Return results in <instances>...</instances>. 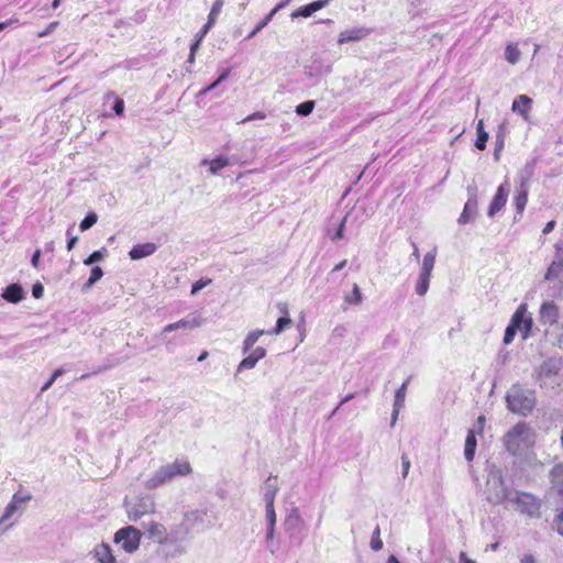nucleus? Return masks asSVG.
I'll list each match as a JSON object with an SVG mask.
<instances>
[{"mask_svg":"<svg viewBox=\"0 0 563 563\" xmlns=\"http://www.w3.org/2000/svg\"><path fill=\"white\" fill-rule=\"evenodd\" d=\"M265 118H266V115H265L264 112L257 111V112H254L253 114L246 117L245 119H243L241 121V123H245V122H249V121H252V120H263Z\"/></svg>","mask_w":563,"mask_h":563,"instance_id":"nucleus-53","label":"nucleus"},{"mask_svg":"<svg viewBox=\"0 0 563 563\" xmlns=\"http://www.w3.org/2000/svg\"><path fill=\"white\" fill-rule=\"evenodd\" d=\"M104 98H106V100L113 99L114 100L113 111L115 112L117 115H122V113L124 111L123 100L121 98H119L114 92H108Z\"/></svg>","mask_w":563,"mask_h":563,"instance_id":"nucleus-39","label":"nucleus"},{"mask_svg":"<svg viewBox=\"0 0 563 563\" xmlns=\"http://www.w3.org/2000/svg\"><path fill=\"white\" fill-rule=\"evenodd\" d=\"M435 249L431 250L423 256L419 276L415 286V290L418 296H424L429 290L430 279L435 264Z\"/></svg>","mask_w":563,"mask_h":563,"instance_id":"nucleus-7","label":"nucleus"},{"mask_svg":"<svg viewBox=\"0 0 563 563\" xmlns=\"http://www.w3.org/2000/svg\"><path fill=\"white\" fill-rule=\"evenodd\" d=\"M533 325V320L528 313L527 303H521L512 314L508 327L505 330L504 343L510 344L514 341L516 333L519 331L523 340L530 336Z\"/></svg>","mask_w":563,"mask_h":563,"instance_id":"nucleus-4","label":"nucleus"},{"mask_svg":"<svg viewBox=\"0 0 563 563\" xmlns=\"http://www.w3.org/2000/svg\"><path fill=\"white\" fill-rule=\"evenodd\" d=\"M202 320L201 318L196 314H189L186 318L178 320L177 322L169 323L165 325L162 330V334L169 333L175 330L184 329V330H194L201 325Z\"/></svg>","mask_w":563,"mask_h":563,"instance_id":"nucleus-13","label":"nucleus"},{"mask_svg":"<svg viewBox=\"0 0 563 563\" xmlns=\"http://www.w3.org/2000/svg\"><path fill=\"white\" fill-rule=\"evenodd\" d=\"M536 432L526 422H518L504 437V445L511 454H521L534 444Z\"/></svg>","mask_w":563,"mask_h":563,"instance_id":"nucleus-2","label":"nucleus"},{"mask_svg":"<svg viewBox=\"0 0 563 563\" xmlns=\"http://www.w3.org/2000/svg\"><path fill=\"white\" fill-rule=\"evenodd\" d=\"M265 355H266V350L262 346H257L256 349H254L252 351V353L250 355H247L240 362V364L238 366V372L254 368L255 365L257 364V362L260 360L264 358Z\"/></svg>","mask_w":563,"mask_h":563,"instance_id":"nucleus-19","label":"nucleus"},{"mask_svg":"<svg viewBox=\"0 0 563 563\" xmlns=\"http://www.w3.org/2000/svg\"><path fill=\"white\" fill-rule=\"evenodd\" d=\"M371 548L374 551H379L383 548V541L380 540V531H379L378 527H376V529L373 532L372 540H371Z\"/></svg>","mask_w":563,"mask_h":563,"instance_id":"nucleus-46","label":"nucleus"},{"mask_svg":"<svg viewBox=\"0 0 563 563\" xmlns=\"http://www.w3.org/2000/svg\"><path fill=\"white\" fill-rule=\"evenodd\" d=\"M31 498L32 496L30 494L22 495L20 493H15L1 515L2 520H8L9 522H12V526H14L24 512L26 504Z\"/></svg>","mask_w":563,"mask_h":563,"instance_id":"nucleus-8","label":"nucleus"},{"mask_svg":"<svg viewBox=\"0 0 563 563\" xmlns=\"http://www.w3.org/2000/svg\"><path fill=\"white\" fill-rule=\"evenodd\" d=\"M555 227V221H550L545 224V227L543 228V234H549Z\"/></svg>","mask_w":563,"mask_h":563,"instance_id":"nucleus-63","label":"nucleus"},{"mask_svg":"<svg viewBox=\"0 0 563 563\" xmlns=\"http://www.w3.org/2000/svg\"><path fill=\"white\" fill-rule=\"evenodd\" d=\"M329 3H330V0H317V1H313V2H311L309 4L302 5L299 9L295 10L291 13V18L292 19L299 18V16L309 18L314 12H317V11L323 9L324 7H327Z\"/></svg>","mask_w":563,"mask_h":563,"instance_id":"nucleus-18","label":"nucleus"},{"mask_svg":"<svg viewBox=\"0 0 563 563\" xmlns=\"http://www.w3.org/2000/svg\"><path fill=\"white\" fill-rule=\"evenodd\" d=\"M12 522L8 520H2V516L0 517V538L12 528Z\"/></svg>","mask_w":563,"mask_h":563,"instance_id":"nucleus-52","label":"nucleus"},{"mask_svg":"<svg viewBox=\"0 0 563 563\" xmlns=\"http://www.w3.org/2000/svg\"><path fill=\"white\" fill-rule=\"evenodd\" d=\"M290 0H283L279 3L276 4V7L269 12L272 16H274L280 9L285 8Z\"/></svg>","mask_w":563,"mask_h":563,"instance_id":"nucleus-58","label":"nucleus"},{"mask_svg":"<svg viewBox=\"0 0 563 563\" xmlns=\"http://www.w3.org/2000/svg\"><path fill=\"white\" fill-rule=\"evenodd\" d=\"M552 489L563 497V463L556 464L551 471Z\"/></svg>","mask_w":563,"mask_h":563,"instance_id":"nucleus-26","label":"nucleus"},{"mask_svg":"<svg viewBox=\"0 0 563 563\" xmlns=\"http://www.w3.org/2000/svg\"><path fill=\"white\" fill-rule=\"evenodd\" d=\"M401 465H402V477H407L409 468H410V461L408 456L402 455L401 456Z\"/></svg>","mask_w":563,"mask_h":563,"instance_id":"nucleus-54","label":"nucleus"},{"mask_svg":"<svg viewBox=\"0 0 563 563\" xmlns=\"http://www.w3.org/2000/svg\"><path fill=\"white\" fill-rule=\"evenodd\" d=\"M191 473L190 463L184 459H177L173 463L161 466L145 482L146 489L157 488L166 483L174 481L176 477L186 476Z\"/></svg>","mask_w":563,"mask_h":563,"instance_id":"nucleus-1","label":"nucleus"},{"mask_svg":"<svg viewBox=\"0 0 563 563\" xmlns=\"http://www.w3.org/2000/svg\"><path fill=\"white\" fill-rule=\"evenodd\" d=\"M44 288L41 284H35L32 288V295L34 298H41L43 296Z\"/></svg>","mask_w":563,"mask_h":563,"instance_id":"nucleus-56","label":"nucleus"},{"mask_svg":"<svg viewBox=\"0 0 563 563\" xmlns=\"http://www.w3.org/2000/svg\"><path fill=\"white\" fill-rule=\"evenodd\" d=\"M345 222H346V217H344L341 220L336 232L334 233V235L331 236L332 240H340L343 238V230H344Z\"/></svg>","mask_w":563,"mask_h":563,"instance_id":"nucleus-49","label":"nucleus"},{"mask_svg":"<svg viewBox=\"0 0 563 563\" xmlns=\"http://www.w3.org/2000/svg\"><path fill=\"white\" fill-rule=\"evenodd\" d=\"M533 174V165L527 164L525 168L520 172V187L528 188L527 184L529 183L531 176Z\"/></svg>","mask_w":563,"mask_h":563,"instance_id":"nucleus-41","label":"nucleus"},{"mask_svg":"<svg viewBox=\"0 0 563 563\" xmlns=\"http://www.w3.org/2000/svg\"><path fill=\"white\" fill-rule=\"evenodd\" d=\"M266 526H276V511L274 504L265 505Z\"/></svg>","mask_w":563,"mask_h":563,"instance_id":"nucleus-43","label":"nucleus"},{"mask_svg":"<svg viewBox=\"0 0 563 563\" xmlns=\"http://www.w3.org/2000/svg\"><path fill=\"white\" fill-rule=\"evenodd\" d=\"M303 520L297 508H292L285 518L284 527L285 531L289 534V538H294L295 532L301 528Z\"/></svg>","mask_w":563,"mask_h":563,"instance_id":"nucleus-16","label":"nucleus"},{"mask_svg":"<svg viewBox=\"0 0 563 563\" xmlns=\"http://www.w3.org/2000/svg\"><path fill=\"white\" fill-rule=\"evenodd\" d=\"M507 408L517 415L527 416L536 406L534 391L512 385L506 395Z\"/></svg>","mask_w":563,"mask_h":563,"instance_id":"nucleus-3","label":"nucleus"},{"mask_svg":"<svg viewBox=\"0 0 563 563\" xmlns=\"http://www.w3.org/2000/svg\"><path fill=\"white\" fill-rule=\"evenodd\" d=\"M476 437L474 430H468L467 437L465 440V448H464V456L466 461L472 462L475 456V450H476Z\"/></svg>","mask_w":563,"mask_h":563,"instance_id":"nucleus-30","label":"nucleus"},{"mask_svg":"<svg viewBox=\"0 0 563 563\" xmlns=\"http://www.w3.org/2000/svg\"><path fill=\"white\" fill-rule=\"evenodd\" d=\"M314 108V101H306L297 106L296 112L299 115L306 117L309 115Z\"/></svg>","mask_w":563,"mask_h":563,"instance_id":"nucleus-44","label":"nucleus"},{"mask_svg":"<svg viewBox=\"0 0 563 563\" xmlns=\"http://www.w3.org/2000/svg\"><path fill=\"white\" fill-rule=\"evenodd\" d=\"M273 16L272 14H267L253 30L252 32L247 35V38H252L254 37L261 30H263L271 21H272Z\"/></svg>","mask_w":563,"mask_h":563,"instance_id":"nucleus-47","label":"nucleus"},{"mask_svg":"<svg viewBox=\"0 0 563 563\" xmlns=\"http://www.w3.org/2000/svg\"><path fill=\"white\" fill-rule=\"evenodd\" d=\"M521 57V52L518 47V44L516 43H509L506 48H505V58L506 60L511 64V65H515L519 62Z\"/></svg>","mask_w":563,"mask_h":563,"instance_id":"nucleus-33","label":"nucleus"},{"mask_svg":"<svg viewBox=\"0 0 563 563\" xmlns=\"http://www.w3.org/2000/svg\"><path fill=\"white\" fill-rule=\"evenodd\" d=\"M410 378H407L405 383L396 390L395 393V400H394V407L402 408L405 406V398L407 393V386Z\"/></svg>","mask_w":563,"mask_h":563,"instance_id":"nucleus-37","label":"nucleus"},{"mask_svg":"<svg viewBox=\"0 0 563 563\" xmlns=\"http://www.w3.org/2000/svg\"><path fill=\"white\" fill-rule=\"evenodd\" d=\"M511 493L505 485L500 471H492L487 477V500L492 504H500L510 500Z\"/></svg>","mask_w":563,"mask_h":563,"instance_id":"nucleus-5","label":"nucleus"},{"mask_svg":"<svg viewBox=\"0 0 563 563\" xmlns=\"http://www.w3.org/2000/svg\"><path fill=\"white\" fill-rule=\"evenodd\" d=\"M477 213V198L473 194L467 199L464 209L459 218L460 224H466L468 222H472L475 219V216Z\"/></svg>","mask_w":563,"mask_h":563,"instance_id":"nucleus-21","label":"nucleus"},{"mask_svg":"<svg viewBox=\"0 0 563 563\" xmlns=\"http://www.w3.org/2000/svg\"><path fill=\"white\" fill-rule=\"evenodd\" d=\"M555 527L556 531L563 537V509L556 516Z\"/></svg>","mask_w":563,"mask_h":563,"instance_id":"nucleus-51","label":"nucleus"},{"mask_svg":"<svg viewBox=\"0 0 563 563\" xmlns=\"http://www.w3.org/2000/svg\"><path fill=\"white\" fill-rule=\"evenodd\" d=\"M508 195H509V185H508V181H505L504 184H501L498 187V189L488 207V210H487L488 217H490V218L495 217V214L498 213L505 207L507 199H508Z\"/></svg>","mask_w":563,"mask_h":563,"instance_id":"nucleus-12","label":"nucleus"},{"mask_svg":"<svg viewBox=\"0 0 563 563\" xmlns=\"http://www.w3.org/2000/svg\"><path fill=\"white\" fill-rule=\"evenodd\" d=\"M520 563H537V561L532 554H525L520 559Z\"/></svg>","mask_w":563,"mask_h":563,"instance_id":"nucleus-61","label":"nucleus"},{"mask_svg":"<svg viewBox=\"0 0 563 563\" xmlns=\"http://www.w3.org/2000/svg\"><path fill=\"white\" fill-rule=\"evenodd\" d=\"M223 3L224 1L223 0H216L212 4V8L210 10V13L208 15V21L209 23L213 24L216 23L221 10H222V7H223Z\"/></svg>","mask_w":563,"mask_h":563,"instance_id":"nucleus-38","label":"nucleus"},{"mask_svg":"<svg viewBox=\"0 0 563 563\" xmlns=\"http://www.w3.org/2000/svg\"><path fill=\"white\" fill-rule=\"evenodd\" d=\"M206 511L189 510L186 511L183 521L170 530V536L176 540H184L190 534L194 528L205 521Z\"/></svg>","mask_w":563,"mask_h":563,"instance_id":"nucleus-6","label":"nucleus"},{"mask_svg":"<svg viewBox=\"0 0 563 563\" xmlns=\"http://www.w3.org/2000/svg\"><path fill=\"white\" fill-rule=\"evenodd\" d=\"M279 490L278 484H277V477L269 476L263 487V499L265 501V505L274 504L275 497Z\"/></svg>","mask_w":563,"mask_h":563,"instance_id":"nucleus-23","label":"nucleus"},{"mask_svg":"<svg viewBox=\"0 0 563 563\" xmlns=\"http://www.w3.org/2000/svg\"><path fill=\"white\" fill-rule=\"evenodd\" d=\"M156 250V244L152 242L136 244L129 252V256L133 261H139L144 257L151 256L152 254L155 253Z\"/></svg>","mask_w":563,"mask_h":563,"instance_id":"nucleus-20","label":"nucleus"},{"mask_svg":"<svg viewBox=\"0 0 563 563\" xmlns=\"http://www.w3.org/2000/svg\"><path fill=\"white\" fill-rule=\"evenodd\" d=\"M532 99L526 95H519L512 102L511 110L512 112L521 115L527 119L528 113L531 110Z\"/></svg>","mask_w":563,"mask_h":563,"instance_id":"nucleus-22","label":"nucleus"},{"mask_svg":"<svg viewBox=\"0 0 563 563\" xmlns=\"http://www.w3.org/2000/svg\"><path fill=\"white\" fill-rule=\"evenodd\" d=\"M102 276H103V272H102L101 267L95 266L91 269L90 276L84 287L91 288Z\"/></svg>","mask_w":563,"mask_h":563,"instance_id":"nucleus-40","label":"nucleus"},{"mask_svg":"<svg viewBox=\"0 0 563 563\" xmlns=\"http://www.w3.org/2000/svg\"><path fill=\"white\" fill-rule=\"evenodd\" d=\"M57 25V22H53L51 23L45 31H43L42 33H40V36L43 37V36H46L48 35Z\"/></svg>","mask_w":563,"mask_h":563,"instance_id":"nucleus-62","label":"nucleus"},{"mask_svg":"<svg viewBox=\"0 0 563 563\" xmlns=\"http://www.w3.org/2000/svg\"><path fill=\"white\" fill-rule=\"evenodd\" d=\"M98 221V217L95 212H89L85 219L80 222V230L86 231L90 229L92 225H95Z\"/></svg>","mask_w":563,"mask_h":563,"instance_id":"nucleus-42","label":"nucleus"},{"mask_svg":"<svg viewBox=\"0 0 563 563\" xmlns=\"http://www.w3.org/2000/svg\"><path fill=\"white\" fill-rule=\"evenodd\" d=\"M528 201V188L520 187L514 198V203L518 213H522Z\"/></svg>","mask_w":563,"mask_h":563,"instance_id":"nucleus-35","label":"nucleus"},{"mask_svg":"<svg viewBox=\"0 0 563 563\" xmlns=\"http://www.w3.org/2000/svg\"><path fill=\"white\" fill-rule=\"evenodd\" d=\"M90 256H91V260L93 261V263L100 262L104 257L103 252L101 250L95 251L92 254H90Z\"/></svg>","mask_w":563,"mask_h":563,"instance_id":"nucleus-60","label":"nucleus"},{"mask_svg":"<svg viewBox=\"0 0 563 563\" xmlns=\"http://www.w3.org/2000/svg\"><path fill=\"white\" fill-rule=\"evenodd\" d=\"M267 334L265 330L251 331L243 341V353H247L252 350L254 344L257 342L260 336Z\"/></svg>","mask_w":563,"mask_h":563,"instance_id":"nucleus-32","label":"nucleus"},{"mask_svg":"<svg viewBox=\"0 0 563 563\" xmlns=\"http://www.w3.org/2000/svg\"><path fill=\"white\" fill-rule=\"evenodd\" d=\"M563 272V255L558 256L555 261L552 262L550 267L548 268L544 278L547 280L555 279Z\"/></svg>","mask_w":563,"mask_h":563,"instance_id":"nucleus-31","label":"nucleus"},{"mask_svg":"<svg viewBox=\"0 0 563 563\" xmlns=\"http://www.w3.org/2000/svg\"><path fill=\"white\" fill-rule=\"evenodd\" d=\"M153 510L154 504L150 499H140L137 504L129 506L128 516L130 520L136 521Z\"/></svg>","mask_w":563,"mask_h":563,"instance_id":"nucleus-15","label":"nucleus"},{"mask_svg":"<svg viewBox=\"0 0 563 563\" xmlns=\"http://www.w3.org/2000/svg\"><path fill=\"white\" fill-rule=\"evenodd\" d=\"M2 297L9 302L18 303L23 299L24 291L19 284H12L4 289Z\"/></svg>","mask_w":563,"mask_h":563,"instance_id":"nucleus-27","label":"nucleus"},{"mask_svg":"<svg viewBox=\"0 0 563 563\" xmlns=\"http://www.w3.org/2000/svg\"><path fill=\"white\" fill-rule=\"evenodd\" d=\"M141 533L140 531L132 527H125L120 529L114 534V542L120 544L122 549L128 553H133L140 547Z\"/></svg>","mask_w":563,"mask_h":563,"instance_id":"nucleus-9","label":"nucleus"},{"mask_svg":"<svg viewBox=\"0 0 563 563\" xmlns=\"http://www.w3.org/2000/svg\"><path fill=\"white\" fill-rule=\"evenodd\" d=\"M230 162L227 157L218 156L211 161L202 159L201 165H209V173L217 175L221 169L229 166Z\"/></svg>","mask_w":563,"mask_h":563,"instance_id":"nucleus-29","label":"nucleus"},{"mask_svg":"<svg viewBox=\"0 0 563 563\" xmlns=\"http://www.w3.org/2000/svg\"><path fill=\"white\" fill-rule=\"evenodd\" d=\"M275 531L276 526H266V548L272 554H275L278 551V544L275 541Z\"/></svg>","mask_w":563,"mask_h":563,"instance_id":"nucleus-34","label":"nucleus"},{"mask_svg":"<svg viewBox=\"0 0 563 563\" xmlns=\"http://www.w3.org/2000/svg\"><path fill=\"white\" fill-rule=\"evenodd\" d=\"M560 317V308L553 300L542 302L539 310V321L542 324L556 325Z\"/></svg>","mask_w":563,"mask_h":563,"instance_id":"nucleus-11","label":"nucleus"},{"mask_svg":"<svg viewBox=\"0 0 563 563\" xmlns=\"http://www.w3.org/2000/svg\"><path fill=\"white\" fill-rule=\"evenodd\" d=\"M504 148V139L501 135H497V141H496V148H495V152H494V156L495 158L498 161L499 159V153L500 151Z\"/></svg>","mask_w":563,"mask_h":563,"instance_id":"nucleus-50","label":"nucleus"},{"mask_svg":"<svg viewBox=\"0 0 563 563\" xmlns=\"http://www.w3.org/2000/svg\"><path fill=\"white\" fill-rule=\"evenodd\" d=\"M551 335L553 336L554 344L562 346L563 345V324L554 325L551 331Z\"/></svg>","mask_w":563,"mask_h":563,"instance_id":"nucleus-45","label":"nucleus"},{"mask_svg":"<svg viewBox=\"0 0 563 563\" xmlns=\"http://www.w3.org/2000/svg\"><path fill=\"white\" fill-rule=\"evenodd\" d=\"M343 302V310H346L349 306H358L363 302V295L357 284L353 285V289L350 294L344 295Z\"/></svg>","mask_w":563,"mask_h":563,"instance_id":"nucleus-28","label":"nucleus"},{"mask_svg":"<svg viewBox=\"0 0 563 563\" xmlns=\"http://www.w3.org/2000/svg\"><path fill=\"white\" fill-rule=\"evenodd\" d=\"M211 283V279H200L192 285L191 295H197L202 288Z\"/></svg>","mask_w":563,"mask_h":563,"instance_id":"nucleus-48","label":"nucleus"},{"mask_svg":"<svg viewBox=\"0 0 563 563\" xmlns=\"http://www.w3.org/2000/svg\"><path fill=\"white\" fill-rule=\"evenodd\" d=\"M510 501L517 506V510L529 517H539L541 503L528 493H516Z\"/></svg>","mask_w":563,"mask_h":563,"instance_id":"nucleus-10","label":"nucleus"},{"mask_svg":"<svg viewBox=\"0 0 563 563\" xmlns=\"http://www.w3.org/2000/svg\"><path fill=\"white\" fill-rule=\"evenodd\" d=\"M229 75H230V68L224 69V70L220 74V76L218 77V79H217V80H218V82H220V84H221L222 81H224V80L229 77Z\"/></svg>","mask_w":563,"mask_h":563,"instance_id":"nucleus-64","label":"nucleus"},{"mask_svg":"<svg viewBox=\"0 0 563 563\" xmlns=\"http://www.w3.org/2000/svg\"><path fill=\"white\" fill-rule=\"evenodd\" d=\"M40 257H41V250H36L33 253L32 258H31V264L33 267L38 268Z\"/></svg>","mask_w":563,"mask_h":563,"instance_id":"nucleus-57","label":"nucleus"},{"mask_svg":"<svg viewBox=\"0 0 563 563\" xmlns=\"http://www.w3.org/2000/svg\"><path fill=\"white\" fill-rule=\"evenodd\" d=\"M476 132H477V139L475 142V146L478 150H485L486 142L488 140V133L484 130L483 120L478 121L477 126H476Z\"/></svg>","mask_w":563,"mask_h":563,"instance_id":"nucleus-36","label":"nucleus"},{"mask_svg":"<svg viewBox=\"0 0 563 563\" xmlns=\"http://www.w3.org/2000/svg\"><path fill=\"white\" fill-rule=\"evenodd\" d=\"M213 26V24L207 22L202 29L198 32V34L196 35L197 38H199V41H202V38L207 35V33L210 31V29Z\"/></svg>","mask_w":563,"mask_h":563,"instance_id":"nucleus-55","label":"nucleus"},{"mask_svg":"<svg viewBox=\"0 0 563 563\" xmlns=\"http://www.w3.org/2000/svg\"><path fill=\"white\" fill-rule=\"evenodd\" d=\"M93 558L99 563H117V560L112 553L109 544L101 543L93 549Z\"/></svg>","mask_w":563,"mask_h":563,"instance_id":"nucleus-24","label":"nucleus"},{"mask_svg":"<svg viewBox=\"0 0 563 563\" xmlns=\"http://www.w3.org/2000/svg\"><path fill=\"white\" fill-rule=\"evenodd\" d=\"M67 235H68V243H67V250L68 251H71L75 246V244L77 243V236H70V230L67 231Z\"/></svg>","mask_w":563,"mask_h":563,"instance_id":"nucleus-59","label":"nucleus"},{"mask_svg":"<svg viewBox=\"0 0 563 563\" xmlns=\"http://www.w3.org/2000/svg\"><path fill=\"white\" fill-rule=\"evenodd\" d=\"M278 308L280 310V312H283L285 316L284 317H280L277 322H276V325L274 329L272 330H268L267 331V334H275V335H278L280 334L286 328H288L290 324H291V319L287 316L288 314V309H287V306L285 303H280L278 305Z\"/></svg>","mask_w":563,"mask_h":563,"instance_id":"nucleus-25","label":"nucleus"},{"mask_svg":"<svg viewBox=\"0 0 563 563\" xmlns=\"http://www.w3.org/2000/svg\"><path fill=\"white\" fill-rule=\"evenodd\" d=\"M371 33L369 29L364 26L352 27L339 34L338 43L343 45L349 42H356L365 38Z\"/></svg>","mask_w":563,"mask_h":563,"instance_id":"nucleus-14","label":"nucleus"},{"mask_svg":"<svg viewBox=\"0 0 563 563\" xmlns=\"http://www.w3.org/2000/svg\"><path fill=\"white\" fill-rule=\"evenodd\" d=\"M144 528L146 529L150 538L154 539L158 543H165L168 540H174L170 533H167L166 528L159 522L151 521L148 525L144 526Z\"/></svg>","mask_w":563,"mask_h":563,"instance_id":"nucleus-17","label":"nucleus"}]
</instances>
